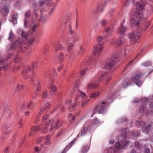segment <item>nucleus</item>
I'll use <instances>...</instances> for the list:
<instances>
[{"label":"nucleus","instance_id":"nucleus-1","mask_svg":"<svg viewBox=\"0 0 153 153\" xmlns=\"http://www.w3.org/2000/svg\"><path fill=\"white\" fill-rule=\"evenodd\" d=\"M122 140L120 142L115 143L116 149L114 147H111L108 148L107 150L108 153H117L116 149H123L126 146L128 143L126 140V135L128 132V130L127 128H124L121 130Z\"/></svg>","mask_w":153,"mask_h":153},{"label":"nucleus","instance_id":"nucleus-2","mask_svg":"<svg viewBox=\"0 0 153 153\" xmlns=\"http://www.w3.org/2000/svg\"><path fill=\"white\" fill-rule=\"evenodd\" d=\"M22 40L21 39H17L15 43L12 45L10 50H12L15 47H19L20 46V51L21 52H24L27 49V48L24 46V43L22 42Z\"/></svg>","mask_w":153,"mask_h":153},{"label":"nucleus","instance_id":"nucleus-3","mask_svg":"<svg viewBox=\"0 0 153 153\" xmlns=\"http://www.w3.org/2000/svg\"><path fill=\"white\" fill-rule=\"evenodd\" d=\"M119 56L118 55H113L111 59L107 61L105 65V67L106 69H110L114 66L115 62L117 60V58Z\"/></svg>","mask_w":153,"mask_h":153},{"label":"nucleus","instance_id":"nucleus-4","mask_svg":"<svg viewBox=\"0 0 153 153\" xmlns=\"http://www.w3.org/2000/svg\"><path fill=\"white\" fill-rule=\"evenodd\" d=\"M105 104L104 102L99 103L97 106L95 108V111L98 113L99 114L102 113L105 108Z\"/></svg>","mask_w":153,"mask_h":153},{"label":"nucleus","instance_id":"nucleus-5","mask_svg":"<svg viewBox=\"0 0 153 153\" xmlns=\"http://www.w3.org/2000/svg\"><path fill=\"white\" fill-rule=\"evenodd\" d=\"M125 22L124 19L123 20L120 24V27L118 29L119 33L121 35H124L127 30L126 27L123 25Z\"/></svg>","mask_w":153,"mask_h":153},{"label":"nucleus","instance_id":"nucleus-6","mask_svg":"<svg viewBox=\"0 0 153 153\" xmlns=\"http://www.w3.org/2000/svg\"><path fill=\"white\" fill-rule=\"evenodd\" d=\"M102 48V46L99 43L95 45L94 47V55H99Z\"/></svg>","mask_w":153,"mask_h":153},{"label":"nucleus","instance_id":"nucleus-7","mask_svg":"<svg viewBox=\"0 0 153 153\" xmlns=\"http://www.w3.org/2000/svg\"><path fill=\"white\" fill-rule=\"evenodd\" d=\"M54 121V120L53 119H51V120H48V121L47 122V121H46V126H48V125H52V123H53V121ZM59 121H58L57 122L55 123V126H54L53 125H52L50 131H51L53 130V129L55 128H58L57 126H58V124L59 123Z\"/></svg>","mask_w":153,"mask_h":153},{"label":"nucleus","instance_id":"nucleus-8","mask_svg":"<svg viewBox=\"0 0 153 153\" xmlns=\"http://www.w3.org/2000/svg\"><path fill=\"white\" fill-rule=\"evenodd\" d=\"M113 29V27L110 26L107 27L105 30V31L107 33L105 37H110L112 35V32Z\"/></svg>","mask_w":153,"mask_h":153},{"label":"nucleus","instance_id":"nucleus-9","mask_svg":"<svg viewBox=\"0 0 153 153\" xmlns=\"http://www.w3.org/2000/svg\"><path fill=\"white\" fill-rule=\"evenodd\" d=\"M130 23L131 27H133L135 26H138L140 24V22L139 21H136L135 17H132L130 19Z\"/></svg>","mask_w":153,"mask_h":153},{"label":"nucleus","instance_id":"nucleus-10","mask_svg":"<svg viewBox=\"0 0 153 153\" xmlns=\"http://www.w3.org/2000/svg\"><path fill=\"white\" fill-rule=\"evenodd\" d=\"M9 7L8 5H7V4H4L3 8H2L1 10V12L3 15H5L8 13L9 11Z\"/></svg>","mask_w":153,"mask_h":153},{"label":"nucleus","instance_id":"nucleus-11","mask_svg":"<svg viewBox=\"0 0 153 153\" xmlns=\"http://www.w3.org/2000/svg\"><path fill=\"white\" fill-rule=\"evenodd\" d=\"M98 86V84L95 82H90L87 84L86 88L88 89H95Z\"/></svg>","mask_w":153,"mask_h":153},{"label":"nucleus","instance_id":"nucleus-12","mask_svg":"<svg viewBox=\"0 0 153 153\" xmlns=\"http://www.w3.org/2000/svg\"><path fill=\"white\" fill-rule=\"evenodd\" d=\"M139 2L136 5L137 8L142 9L143 8L146 3L145 0H139Z\"/></svg>","mask_w":153,"mask_h":153},{"label":"nucleus","instance_id":"nucleus-13","mask_svg":"<svg viewBox=\"0 0 153 153\" xmlns=\"http://www.w3.org/2000/svg\"><path fill=\"white\" fill-rule=\"evenodd\" d=\"M151 149L150 150V148L145 146H144V153H153V150L152 149L151 147H150Z\"/></svg>","mask_w":153,"mask_h":153},{"label":"nucleus","instance_id":"nucleus-14","mask_svg":"<svg viewBox=\"0 0 153 153\" xmlns=\"http://www.w3.org/2000/svg\"><path fill=\"white\" fill-rule=\"evenodd\" d=\"M31 13V11H28L26 14H25V20L24 21V26L25 27H26L27 26V17L28 18V17L30 16Z\"/></svg>","mask_w":153,"mask_h":153},{"label":"nucleus","instance_id":"nucleus-15","mask_svg":"<svg viewBox=\"0 0 153 153\" xmlns=\"http://www.w3.org/2000/svg\"><path fill=\"white\" fill-rule=\"evenodd\" d=\"M30 67L29 66H27L25 68L23 72V74L24 76H27V74L30 71Z\"/></svg>","mask_w":153,"mask_h":153},{"label":"nucleus","instance_id":"nucleus-16","mask_svg":"<svg viewBox=\"0 0 153 153\" xmlns=\"http://www.w3.org/2000/svg\"><path fill=\"white\" fill-rule=\"evenodd\" d=\"M136 15L137 18L140 19V20H142L143 19V16L142 13L141 11H139L136 13Z\"/></svg>","mask_w":153,"mask_h":153},{"label":"nucleus","instance_id":"nucleus-17","mask_svg":"<svg viewBox=\"0 0 153 153\" xmlns=\"http://www.w3.org/2000/svg\"><path fill=\"white\" fill-rule=\"evenodd\" d=\"M85 51V49L82 46H80L79 48V51L78 52L79 55H82Z\"/></svg>","mask_w":153,"mask_h":153},{"label":"nucleus","instance_id":"nucleus-18","mask_svg":"<svg viewBox=\"0 0 153 153\" xmlns=\"http://www.w3.org/2000/svg\"><path fill=\"white\" fill-rule=\"evenodd\" d=\"M88 128L86 127H84L82 129L81 131L80 135L81 136H84L87 133Z\"/></svg>","mask_w":153,"mask_h":153},{"label":"nucleus","instance_id":"nucleus-19","mask_svg":"<svg viewBox=\"0 0 153 153\" xmlns=\"http://www.w3.org/2000/svg\"><path fill=\"white\" fill-rule=\"evenodd\" d=\"M151 127V126L150 125H148L144 128H143L142 130L146 134H147L148 132L150 130Z\"/></svg>","mask_w":153,"mask_h":153},{"label":"nucleus","instance_id":"nucleus-20","mask_svg":"<svg viewBox=\"0 0 153 153\" xmlns=\"http://www.w3.org/2000/svg\"><path fill=\"white\" fill-rule=\"evenodd\" d=\"M136 125L138 127H142L144 126L145 123L143 121H137L136 123Z\"/></svg>","mask_w":153,"mask_h":153},{"label":"nucleus","instance_id":"nucleus-21","mask_svg":"<svg viewBox=\"0 0 153 153\" xmlns=\"http://www.w3.org/2000/svg\"><path fill=\"white\" fill-rule=\"evenodd\" d=\"M17 18L18 16L17 14H14L13 15L12 17V21L13 24H16Z\"/></svg>","mask_w":153,"mask_h":153},{"label":"nucleus","instance_id":"nucleus-22","mask_svg":"<svg viewBox=\"0 0 153 153\" xmlns=\"http://www.w3.org/2000/svg\"><path fill=\"white\" fill-rule=\"evenodd\" d=\"M126 41V39L123 38H121L120 40H118L117 42V44L118 45H120L123 43H125Z\"/></svg>","mask_w":153,"mask_h":153},{"label":"nucleus","instance_id":"nucleus-23","mask_svg":"<svg viewBox=\"0 0 153 153\" xmlns=\"http://www.w3.org/2000/svg\"><path fill=\"white\" fill-rule=\"evenodd\" d=\"M100 94V93L99 91L94 92L90 95V97L91 98H96Z\"/></svg>","mask_w":153,"mask_h":153},{"label":"nucleus","instance_id":"nucleus-24","mask_svg":"<svg viewBox=\"0 0 153 153\" xmlns=\"http://www.w3.org/2000/svg\"><path fill=\"white\" fill-rule=\"evenodd\" d=\"M45 109V108H41L39 113L38 114V115L36 116V121H37L39 120V115H40L42 114V113L43 112Z\"/></svg>","mask_w":153,"mask_h":153},{"label":"nucleus","instance_id":"nucleus-25","mask_svg":"<svg viewBox=\"0 0 153 153\" xmlns=\"http://www.w3.org/2000/svg\"><path fill=\"white\" fill-rule=\"evenodd\" d=\"M9 125H5L3 128L2 131L3 132L4 131H5L7 133L8 132V131L10 130L9 128Z\"/></svg>","mask_w":153,"mask_h":153},{"label":"nucleus","instance_id":"nucleus-26","mask_svg":"<svg viewBox=\"0 0 153 153\" xmlns=\"http://www.w3.org/2000/svg\"><path fill=\"white\" fill-rule=\"evenodd\" d=\"M146 108V106L145 104L142 105L140 108L139 111L141 113H143L144 112Z\"/></svg>","mask_w":153,"mask_h":153},{"label":"nucleus","instance_id":"nucleus-27","mask_svg":"<svg viewBox=\"0 0 153 153\" xmlns=\"http://www.w3.org/2000/svg\"><path fill=\"white\" fill-rule=\"evenodd\" d=\"M89 149V147L88 145L85 146L82 149V153H86Z\"/></svg>","mask_w":153,"mask_h":153},{"label":"nucleus","instance_id":"nucleus-28","mask_svg":"<svg viewBox=\"0 0 153 153\" xmlns=\"http://www.w3.org/2000/svg\"><path fill=\"white\" fill-rule=\"evenodd\" d=\"M74 47V44L73 42H71L70 43L69 46L67 47V50L69 52H70L71 51L73 48Z\"/></svg>","mask_w":153,"mask_h":153},{"label":"nucleus","instance_id":"nucleus-29","mask_svg":"<svg viewBox=\"0 0 153 153\" xmlns=\"http://www.w3.org/2000/svg\"><path fill=\"white\" fill-rule=\"evenodd\" d=\"M129 36L131 41L134 40L136 38L135 34L133 33H130Z\"/></svg>","mask_w":153,"mask_h":153},{"label":"nucleus","instance_id":"nucleus-30","mask_svg":"<svg viewBox=\"0 0 153 153\" xmlns=\"http://www.w3.org/2000/svg\"><path fill=\"white\" fill-rule=\"evenodd\" d=\"M64 59L63 55L62 53L60 54L58 57V62L59 63H61L63 60Z\"/></svg>","mask_w":153,"mask_h":153},{"label":"nucleus","instance_id":"nucleus-31","mask_svg":"<svg viewBox=\"0 0 153 153\" xmlns=\"http://www.w3.org/2000/svg\"><path fill=\"white\" fill-rule=\"evenodd\" d=\"M142 65L143 66L147 67L151 65L152 63L148 61L143 63Z\"/></svg>","mask_w":153,"mask_h":153},{"label":"nucleus","instance_id":"nucleus-32","mask_svg":"<svg viewBox=\"0 0 153 153\" xmlns=\"http://www.w3.org/2000/svg\"><path fill=\"white\" fill-rule=\"evenodd\" d=\"M47 87L49 88H51V90L53 92H55L56 91V88L54 85H51L50 86L48 85Z\"/></svg>","mask_w":153,"mask_h":153},{"label":"nucleus","instance_id":"nucleus-33","mask_svg":"<svg viewBox=\"0 0 153 153\" xmlns=\"http://www.w3.org/2000/svg\"><path fill=\"white\" fill-rule=\"evenodd\" d=\"M58 49L63 50H64L65 49V47L62 46L61 45H58L57 47L56 48V49H55V52H56L57 51Z\"/></svg>","mask_w":153,"mask_h":153},{"label":"nucleus","instance_id":"nucleus-34","mask_svg":"<svg viewBox=\"0 0 153 153\" xmlns=\"http://www.w3.org/2000/svg\"><path fill=\"white\" fill-rule=\"evenodd\" d=\"M47 95V91L45 90L43 92V94L42 95V98H45Z\"/></svg>","mask_w":153,"mask_h":153},{"label":"nucleus","instance_id":"nucleus-35","mask_svg":"<svg viewBox=\"0 0 153 153\" xmlns=\"http://www.w3.org/2000/svg\"><path fill=\"white\" fill-rule=\"evenodd\" d=\"M100 121L97 118H95L94 121L93 125L94 126H96L99 124Z\"/></svg>","mask_w":153,"mask_h":153},{"label":"nucleus","instance_id":"nucleus-36","mask_svg":"<svg viewBox=\"0 0 153 153\" xmlns=\"http://www.w3.org/2000/svg\"><path fill=\"white\" fill-rule=\"evenodd\" d=\"M23 86L22 85L18 84L16 86V91L19 92L21 89L22 88Z\"/></svg>","mask_w":153,"mask_h":153},{"label":"nucleus","instance_id":"nucleus-37","mask_svg":"<svg viewBox=\"0 0 153 153\" xmlns=\"http://www.w3.org/2000/svg\"><path fill=\"white\" fill-rule=\"evenodd\" d=\"M142 77V75L140 73L138 74L134 77V80H139V79Z\"/></svg>","mask_w":153,"mask_h":153},{"label":"nucleus","instance_id":"nucleus-38","mask_svg":"<svg viewBox=\"0 0 153 153\" xmlns=\"http://www.w3.org/2000/svg\"><path fill=\"white\" fill-rule=\"evenodd\" d=\"M14 37V36L13 33V32H10L9 33V37L8 38V39L10 41H11Z\"/></svg>","mask_w":153,"mask_h":153},{"label":"nucleus","instance_id":"nucleus-39","mask_svg":"<svg viewBox=\"0 0 153 153\" xmlns=\"http://www.w3.org/2000/svg\"><path fill=\"white\" fill-rule=\"evenodd\" d=\"M45 139L46 140V142L45 143V144L46 145L49 144L50 143V136L49 135H47L45 137Z\"/></svg>","mask_w":153,"mask_h":153},{"label":"nucleus","instance_id":"nucleus-40","mask_svg":"<svg viewBox=\"0 0 153 153\" xmlns=\"http://www.w3.org/2000/svg\"><path fill=\"white\" fill-rule=\"evenodd\" d=\"M132 135L134 137H136L137 136H139V132L137 131H134L132 133Z\"/></svg>","mask_w":153,"mask_h":153},{"label":"nucleus","instance_id":"nucleus-41","mask_svg":"<svg viewBox=\"0 0 153 153\" xmlns=\"http://www.w3.org/2000/svg\"><path fill=\"white\" fill-rule=\"evenodd\" d=\"M74 142L73 141H72V142H71L69 144V145L68 146L65 148V149H64V150L62 152V153H64V152H65V150L67 149L68 148H71V146L74 144Z\"/></svg>","mask_w":153,"mask_h":153},{"label":"nucleus","instance_id":"nucleus-42","mask_svg":"<svg viewBox=\"0 0 153 153\" xmlns=\"http://www.w3.org/2000/svg\"><path fill=\"white\" fill-rule=\"evenodd\" d=\"M134 82L139 87H140L142 84V82L139 80L137 81L134 80Z\"/></svg>","mask_w":153,"mask_h":153},{"label":"nucleus","instance_id":"nucleus-43","mask_svg":"<svg viewBox=\"0 0 153 153\" xmlns=\"http://www.w3.org/2000/svg\"><path fill=\"white\" fill-rule=\"evenodd\" d=\"M134 146L137 148V149L140 148V144L139 142L138 141H136L134 143Z\"/></svg>","mask_w":153,"mask_h":153},{"label":"nucleus","instance_id":"nucleus-44","mask_svg":"<svg viewBox=\"0 0 153 153\" xmlns=\"http://www.w3.org/2000/svg\"><path fill=\"white\" fill-rule=\"evenodd\" d=\"M73 39V41L74 42H76L78 41L79 40V36L78 35L75 36L72 38Z\"/></svg>","mask_w":153,"mask_h":153},{"label":"nucleus","instance_id":"nucleus-45","mask_svg":"<svg viewBox=\"0 0 153 153\" xmlns=\"http://www.w3.org/2000/svg\"><path fill=\"white\" fill-rule=\"evenodd\" d=\"M49 118L48 114H45L44 116H43L42 119L43 121L47 120Z\"/></svg>","mask_w":153,"mask_h":153},{"label":"nucleus","instance_id":"nucleus-46","mask_svg":"<svg viewBox=\"0 0 153 153\" xmlns=\"http://www.w3.org/2000/svg\"><path fill=\"white\" fill-rule=\"evenodd\" d=\"M34 40L35 38H34L30 39L28 41V45H31L33 43Z\"/></svg>","mask_w":153,"mask_h":153},{"label":"nucleus","instance_id":"nucleus-47","mask_svg":"<svg viewBox=\"0 0 153 153\" xmlns=\"http://www.w3.org/2000/svg\"><path fill=\"white\" fill-rule=\"evenodd\" d=\"M45 4V3L44 2V1L42 0H40L38 2L39 5L40 7L43 6Z\"/></svg>","mask_w":153,"mask_h":153},{"label":"nucleus","instance_id":"nucleus-48","mask_svg":"<svg viewBox=\"0 0 153 153\" xmlns=\"http://www.w3.org/2000/svg\"><path fill=\"white\" fill-rule=\"evenodd\" d=\"M87 69V68H86L85 69H84L82 70L80 72V74L81 76H83L84 75L85 73V70Z\"/></svg>","mask_w":153,"mask_h":153},{"label":"nucleus","instance_id":"nucleus-49","mask_svg":"<svg viewBox=\"0 0 153 153\" xmlns=\"http://www.w3.org/2000/svg\"><path fill=\"white\" fill-rule=\"evenodd\" d=\"M11 55H9L7 57V59H2L1 60H0V64L3 65V63L4 62V61L5 60H7L8 59L10 58Z\"/></svg>","mask_w":153,"mask_h":153},{"label":"nucleus","instance_id":"nucleus-50","mask_svg":"<svg viewBox=\"0 0 153 153\" xmlns=\"http://www.w3.org/2000/svg\"><path fill=\"white\" fill-rule=\"evenodd\" d=\"M140 101V99L136 98L133 100L132 102L134 103H138Z\"/></svg>","mask_w":153,"mask_h":153},{"label":"nucleus","instance_id":"nucleus-51","mask_svg":"<svg viewBox=\"0 0 153 153\" xmlns=\"http://www.w3.org/2000/svg\"><path fill=\"white\" fill-rule=\"evenodd\" d=\"M39 128L38 127H34L33 128H31L30 130L33 132L34 131L36 132L38 131L39 130Z\"/></svg>","mask_w":153,"mask_h":153},{"label":"nucleus","instance_id":"nucleus-52","mask_svg":"<svg viewBox=\"0 0 153 153\" xmlns=\"http://www.w3.org/2000/svg\"><path fill=\"white\" fill-rule=\"evenodd\" d=\"M141 30L140 29H138L136 33V35L137 37H139L141 34Z\"/></svg>","mask_w":153,"mask_h":153},{"label":"nucleus","instance_id":"nucleus-53","mask_svg":"<svg viewBox=\"0 0 153 153\" xmlns=\"http://www.w3.org/2000/svg\"><path fill=\"white\" fill-rule=\"evenodd\" d=\"M21 34L23 38H25L27 36V33L23 31H22Z\"/></svg>","mask_w":153,"mask_h":153},{"label":"nucleus","instance_id":"nucleus-54","mask_svg":"<svg viewBox=\"0 0 153 153\" xmlns=\"http://www.w3.org/2000/svg\"><path fill=\"white\" fill-rule=\"evenodd\" d=\"M39 84L38 83L35 86V90L36 91H39V89L40 88V86H39Z\"/></svg>","mask_w":153,"mask_h":153},{"label":"nucleus","instance_id":"nucleus-55","mask_svg":"<svg viewBox=\"0 0 153 153\" xmlns=\"http://www.w3.org/2000/svg\"><path fill=\"white\" fill-rule=\"evenodd\" d=\"M103 76H104L103 74H101V75H100L97 78V82H99V81H100V80L103 77Z\"/></svg>","mask_w":153,"mask_h":153},{"label":"nucleus","instance_id":"nucleus-56","mask_svg":"<svg viewBox=\"0 0 153 153\" xmlns=\"http://www.w3.org/2000/svg\"><path fill=\"white\" fill-rule=\"evenodd\" d=\"M8 65V64H7L4 66L0 67V71L1 70V69H3L5 71L7 69L6 68Z\"/></svg>","mask_w":153,"mask_h":153},{"label":"nucleus","instance_id":"nucleus-57","mask_svg":"<svg viewBox=\"0 0 153 153\" xmlns=\"http://www.w3.org/2000/svg\"><path fill=\"white\" fill-rule=\"evenodd\" d=\"M103 38V37L101 36L98 37L97 39V42H101Z\"/></svg>","mask_w":153,"mask_h":153},{"label":"nucleus","instance_id":"nucleus-58","mask_svg":"<svg viewBox=\"0 0 153 153\" xmlns=\"http://www.w3.org/2000/svg\"><path fill=\"white\" fill-rule=\"evenodd\" d=\"M101 23L102 25L104 26L106 25V24L107 23V22L104 19H103L101 20Z\"/></svg>","mask_w":153,"mask_h":153},{"label":"nucleus","instance_id":"nucleus-59","mask_svg":"<svg viewBox=\"0 0 153 153\" xmlns=\"http://www.w3.org/2000/svg\"><path fill=\"white\" fill-rule=\"evenodd\" d=\"M149 106L150 108H153V99L151 100Z\"/></svg>","mask_w":153,"mask_h":153},{"label":"nucleus","instance_id":"nucleus-60","mask_svg":"<svg viewBox=\"0 0 153 153\" xmlns=\"http://www.w3.org/2000/svg\"><path fill=\"white\" fill-rule=\"evenodd\" d=\"M114 10L113 9H111L110 10L109 14L110 16H112L113 14V13L114 12Z\"/></svg>","mask_w":153,"mask_h":153},{"label":"nucleus","instance_id":"nucleus-61","mask_svg":"<svg viewBox=\"0 0 153 153\" xmlns=\"http://www.w3.org/2000/svg\"><path fill=\"white\" fill-rule=\"evenodd\" d=\"M37 63L36 62H33V63L32 64V66L33 67V69L36 68L35 66H36L37 65Z\"/></svg>","mask_w":153,"mask_h":153},{"label":"nucleus","instance_id":"nucleus-62","mask_svg":"<svg viewBox=\"0 0 153 153\" xmlns=\"http://www.w3.org/2000/svg\"><path fill=\"white\" fill-rule=\"evenodd\" d=\"M10 147H7L5 151V153H8L10 150Z\"/></svg>","mask_w":153,"mask_h":153},{"label":"nucleus","instance_id":"nucleus-63","mask_svg":"<svg viewBox=\"0 0 153 153\" xmlns=\"http://www.w3.org/2000/svg\"><path fill=\"white\" fill-rule=\"evenodd\" d=\"M88 100H85L82 103V106L84 107L85 106L86 104L88 102Z\"/></svg>","mask_w":153,"mask_h":153},{"label":"nucleus","instance_id":"nucleus-64","mask_svg":"<svg viewBox=\"0 0 153 153\" xmlns=\"http://www.w3.org/2000/svg\"><path fill=\"white\" fill-rule=\"evenodd\" d=\"M18 124L19 127L21 128L22 127L23 123L22 121V120H20Z\"/></svg>","mask_w":153,"mask_h":153}]
</instances>
